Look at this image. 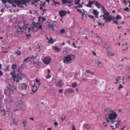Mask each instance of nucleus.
<instances>
[{"mask_svg": "<svg viewBox=\"0 0 130 130\" xmlns=\"http://www.w3.org/2000/svg\"><path fill=\"white\" fill-rule=\"evenodd\" d=\"M102 11L104 14L101 15L100 17H103V19L106 20L105 23L110 22L111 20L115 19V17H112L111 15H109V13L105 9H102Z\"/></svg>", "mask_w": 130, "mask_h": 130, "instance_id": "obj_1", "label": "nucleus"}, {"mask_svg": "<svg viewBox=\"0 0 130 130\" xmlns=\"http://www.w3.org/2000/svg\"><path fill=\"white\" fill-rule=\"evenodd\" d=\"M8 2L10 4L16 3L19 7H23V5H26L27 3L29 2L28 0H8Z\"/></svg>", "mask_w": 130, "mask_h": 130, "instance_id": "obj_2", "label": "nucleus"}, {"mask_svg": "<svg viewBox=\"0 0 130 130\" xmlns=\"http://www.w3.org/2000/svg\"><path fill=\"white\" fill-rule=\"evenodd\" d=\"M117 116L116 112L112 111V112L108 113V118H107L106 119V122L109 123L111 122L112 124H113L116 121L115 120L116 119Z\"/></svg>", "mask_w": 130, "mask_h": 130, "instance_id": "obj_3", "label": "nucleus"}, {"mask_svg": "<svg viewBox=\"0 0 130 130\" xmlns=\"http://www.w3.org/2000/svg\"><path fill=\"white\" fill-rule=\"evenodd\" d=\"M31 27L33 31H36L38 29H43L42 24L39 23L38 21V22L36 23L35 22L33 21L32 24L31 25Z\"/></svg>", "mask_w": 130, "mask_h": 130, "instance_id": "obj_4", "label": "nucleus"}, {"mask_svg": "<svg viewBox=\"0 0 130 130\" xmlns=\"http://www.w3.org/2000/svg\"><path fill=\"white\" fill-rule=\"evenodd\" d=\"M94 3L95 6L98 8H104V6L103 5L100 4L96 0H93V1H89V3L87 4V6L89 7H91L92 5Z\"/></svg>", "mask_w": 130, "mask_h": 130, "instance_id": "obj_5", "label": "nucleus"}, {"mask_svg": "<svg viewBox=\"0 0 130 130\" xmlns=\"http://www.w3.org/2000/svg\"><path fill=\"white\" fill-rule=\"evenodd\" d=\"M32 30V28L30 27V25H28L27 23L24 25V26L22 30H20V33L21 34L23 32L27 34V32H29L31 30Z\"/></svg>", "mask_w": 130, "mask_h": 130, "instance_id": "obj_6", "label": "nucleus"}, {"mask_svg": "<svg viewBox=\"0 0 130 130\" xmlns=\"http://www.w3.org/2000/svg\"><path fill=\"white\" fill-rule=\"evenodd\" d=\"M71 57H73V58H75V56L72 54L67 55L65 58V60H66V62L67 63H70L71 62L72 58Z\"/></svg>", "mask_w": 130, "mask_h": 130, "instance_id": "obj_7", "label": "nucleus"}, {"mask_svg": "<svg viewBox=\"0 0 130 130\" xmlns=\"http://www.w3.org/2000/svg\"><path fill=\"white\" fill-rule=\"evenodd\" d=\"M10 87V85L9 84V86L6 87L5 90V94L8 96L10 94L11 91L13 90L12 89L11 90Z\"/></svg>", "mask_w": 130, "mask_h": 130, "instance_id": "obj_8", "label": "nucleus"}, {"mask_svg": "<svg viewBox=\"0 0 130 130\" xmlns=\"http://www.w3.org/2000/svg\"><path fill=\"white\" fill-rule=\"evenodd\" d=\"M26 24L25 20H23V22H19L18 23V28L20 29V30H22L24 26V25Z\"/></svg>", "mask_w": 130, "mask_h": 130, "instance_id": "obj_9", "label": "nucleus"}, {"mask_svg": "<svg viewBox=\"0 0 130 130\" xmlns=\"http://www.w3.org/2000/svg\"><path fill=\"white\" fill-rule=\"evenodd\" d=\"M17 76V77L16 78V81L17 83H18L24 78V74L22 73H20L18 74Z\"/></svg>", "mask_w": 130, "mask_h": 130, "instance_id": "obj_10", "label": "nucleus"}, {"mask_svg": "<svg viewBox=\"0 0 130 130\" xmlns=\"http://www.w3.org/2000/svg\"><path fill=\"white\" fill-rule=\"evenodd\" d=\"M77 10L80 13H82V15L83 17L81 18V19L83 20V17L84 15H85V17H87V15L88 14L87 11H85L84 9H78Z\"/></svg>", "mask_w": 130, "mask_h": 130, "instance_id": "obj_11", "label": "nucleus"}, {"mask_svg": "<svg viewBox=\"0 0 130 130\" xmlns=\"http://www.w3.org/2000/svg\"><path fill=\"white\" fill-rule=\"evenodd\" d=\"M51 60V58L48 56L45 57L43 60V61L44 63L48 64L50 63Z\"/></svg>", "mask_w": 130, "mask_h": 130, "instance_id": "obj_12", "label": "nucleus"}, {"mask_svg": "<svg viewBox=\"0 0 130 130\" xmlns=\"http://www.w3.org/2000/svg\"><path fill=\"white\" fill-rule=\"evenodd\" d=\"M38 18L39 22L41 24H42L43 22L46 20L45 18L41 16L39 17Z\"/></svg>", "mask_w": 130, "mask_h": 130, "instance_id": "obj_13", "label": "nucleus"}, {"mask_svg": "<svg viewBox=\"0 0 130 130\" xmlns=\"http://www.w3.org/2000/svg\"><path fill=\"white\" fill-rule=\"evenodd\" d=\"M19 86L20 88L23 89H26L27 88V85L25 83L21 84Z\"/></svg>", "mask_w": 130, "mask_h": 130, "instance_id": "obj_14", "label": "nucleus"}, {"mask_svg": "<svg viewBox=\"0 0 130 130\" xmlns=\"http://www.w3.org/2000/svg\"><path fill=\"white\" fill-rule=\"evenodd\" d=\"M59 13L60 16L63 17L66 14V11H61L59 12Z\"/></svg>", "mask_w": 130, "mask_h": 130, "instance_id": "obj_15", "label": "nucleus"}, {"mask_svg": "<svg viewBox=\"0 0 130 130\" xmlns=\"http://www.w3.org/2000/svg\"><path fill=\"white\" fill-rule=\"evenodd\" d=\"M15 71L14 70H13L10 73V74L12 75L14 81H15L16 80V75L15 74Z\"/></svg>", "mask_w": 130, "mask_h": 130, "instance_id": "obj_16", "label": "nucleus"}, {"mask_svg": "<svg viewBox=\"0 0 130 130\" xmlns=\"http://www.w3.org/2000/svg\"><path fill=\"white\" fill-rule=\"evenodd\" d=\"M40 0H32L31 2L32 4V5H34L35 7L37 6V4L39 5V3H38V1Z\"/></svg>", "mask_w": 130, "mask_h": 130, "instance_id": "obj_17", "label": "nucleus"}, {"mask_svg": "<svg viewBox=\"0 0 130 130\" xmlns=\"http://www.w3.org/2000/svg\"><path fill=\"white\" fill-rule=\"evenodd\" d=\"M38 88L35 86V84H34L32 87V91L34 92H35L37 90Z\"/></svg>", "mask_w": 130, "mask_h": 130, "instance_id": "obj_18", "label": "nucleus"}, {"mask_svg": "<svg viewBox=\"0 0 130 130\" xmlns=\"http://www.w3.org/2000/svg\"><path fill=\"white\" fill-rule=\"evenodd\" d=\"M54 26L52 23H50L48 24V28L50 29H52V30L53 31L54 30Z\"/></svg>", "mask_w": 130, "mask_h": 130, "instance_id": "obj_19", "label": "nucleus"}, {"mask_svg": "<svg viewBox=\"0 0 130 130\" xmlns=\"http://www.w3.org/2000/svg\"><path fill=\"white\" fill-rule=\"evenodd\" d=\"M1 110V113L4 116H5L7 113L6 112L5 109L4 108L2 109Z\"/></svg>", "mask_w": 130, "mask_h": 130, "instance_id": "obj_20", "label": "nucleus"}, {"mask_svg": "<svg viewBox=\"0 0 130 130\" xmlns=\"http://www.w3.org/2000/svg\"><path fill=\"white\" fill-rule=\"evenodd\" d=\"M30 58L29 57H27L26 59L24 60L23 61V64H22V66L24 65L23 67H25V64L26 63H27L28 61V60Z\"/></svg>", "mask_w": 130, "mask_h": 130, "instance_id": "obj_21", "label": "nucleus"}, {"mask_svg": "<svg viewBox=\"0 0 130 130\" xmlns=\"http://www.w3.org/2000/svg\"><path fill=\"white\" fill-rule=\"evenodd\" d=\"M63 4L66 5V4H70L71 2L69 1V0H61Z\"/></svg>", "mask_w": 130, "mask_h": 130, "instance_id": "obj_22", "label": "nucleus"}, {"mask_svg": "<svg viewBox=\"0 0 130 130\" xmlns=\"http://www.w3.org/2000/svg\"><path fill=\"white\" fill-rule=\"evenodd\" d=\"M63 85L62 81L61 80L59 81L56 84V86H58L59 87L61 88Z\"/></svg>", "mask_w": 130, "mask_h": 130, "instance_id": "obj_23", "label": "nucleus"}, {"mask_svg": "<svg viewBox=\"0 0 130 130\" xmlns=\"http://www.w3.org/2000/svg\"><path fill=\"white\" fill-rule=\"evenodd\" d=\"M93 12L94 14L95 15V17L96 18H98L99 12L97 11L96 10L94 9Z\"/></svg>", "mask_w": 130, "mask_h": 130, "instance_id": "obj_24", "label": "nucleus"}, {"mask_svg": "<svg viewBox=\"0 0 130 130\" xmlns=\"http://www.w3.org/2000/svg\"><path fill=\"white\" fill-rule=\"evenodd\" d=\"M108 57H113L114 56L115 54L114 53L111 52H109L108 53Z\"/></svg>", "mask_w": 130, "mask_h": 130, "instance_id": "obj_25", "label": "nucleus"}, {"mask_svg": "<svg viewBox=\"0 0 130 130\" xmlns=\"http://www.w3.org/2000/svg\"><path fill=\"white\" fill-rule=\"evenodd\" d=\"M53 49L55 51L57 52H59L61 50V49L57 46H54L53 47Z\"/></svg>", "mask_w": 130, "mask_h": 130, "instance_id": "obj_26", "label": "nucleus"}, {"mask_svg": "<svg viewBox=\"0 0 130 130\" xmlns=\"http://www.w3.org/2000/svg\"><path fill=\"white\" fill-rule=\"evenodd\" d=\"M84 127L87 129H89L91 127V126L90 124H85L84 125Z\"/></svg>", "mask_w": 130, "mask_h": 130, "instance_id": "obj_27", "label": "nucleus"}, {"mask_svg": "<svg viewBox=\"0 0 130 130\" xmlns=\"http://www.w3.org/2000/svg\"><path fill=\"white\" fill-rule=\"evenodd\" d=\"M14 54L17 55L18 56H20L21 55V52L20 51L17 50V51L15 52Z\"/></svg>", "mask_w": 130, "mask_h": 130, "instance_id": "obj_28", "label": "nucleus"}, {"mask_svg": "<svg viewBox=\"0 0 130 130\" xmlns=\"http://www.w3.org/2000/svg\"><path fill=\"white\" fill-rule=\"evenodd\" d=\"M16 103V105L17 106H18V107H20L21 104L22 103V101H19L17 102Z\"/></svg>", "mask_w": 130, "mask_h": 130, "instance_id": "obj_29", "label": "nucleus"}, {"mask_svg": "<svg viewBox=\"0 0 130 130\" xmlns=\"http://www.w3.org/2000/svg\"><path fill=\"white\" fill-rule=\"evenodd\" d=\"M45 2H41L40 6V8H42V7H45Z\"/></svg>", "mask_w": 130, "mask_h": 130, "instance_id": "obj_30", "label": "nucleus"}, {"mask_svg": "<svg viewBox=\"0 0 130 130\" xmlns=\"http://www.w3.org/2000/svg\"><path fill=\"white\" fill-rule=\"evenodd\" d=\"M66 90L67 91H69L71 93L72 92H74V90L73 89L71 88H67L66 89Z\"/></svg>", "mask_w": 130, "mask_h": 130, "instance_id": "obj_31", "label": "nucleus"}, {"mask_svg": "<svg viewBox=\"0 0 130 130\" xmlns=\"http://www.w3.org/2000/svg\"><path fill=\"white\" fill-rule=\"evenodd\" d=\"M77 84L76 82H74L72 85V87L73 88H75L77 86Z\"/></svg>", "mask_w": 130, "mask_h": 130, "instance_id": "obj_32", "label": "nucleus"}, {"mask_svg": "<svg viewBox=\"0 0 130 130\" xmlns=\"http://www.w3.org/2000/svg\"><path fill=\"white\" fill-rule=\"evenodd\" d=\"M2 65L0 63V70L2 69ZM3 73L2 72V71L0 70V76H2L3 74Z\"/></svg>", "mask_w": 130, "mask_h": 130, "instance_id": "obj_33", "label": "nucleus"}, {"mask_svg": "<svg viewBox=\"0 0 130 130\" xmlns=\"http://www.w3.org/2000/svg\"><path fill=\"white\" fill-rule=\"evenodd\" d=\"M54 42L53 39L52 38H51L49 40L48 43L53 44Z\"/></svg>", "mask_w": 130, "mask_h": 130, "instance_id": "obj_34", "label": "nucleus"}, {"mask_svg": "<svg viewBox=\"0 0 130 130\" xmlns=\"http://www.w3.org/2000/svg\"><path fill=\"white\" fill-rule=\"evenodd\" d=\"M17 34L15 35V36L16 37L17 36H18V35L19 34V33H20V30H19V29L18 28L17 29V31H15Z\"/></svg>", "mask_w": 130, "mask_h": 130, "instance_id": "obj_35", "label": "nucleus"}, {"mask_svg": "<svg viewBox=\"0 0 130 130\" xmlns=\"http://www.w3.org/2000/svg\"><path fill=\"white\" fill-rule=\"evenodd\" d=\"M122 19L121 17L119 15H117L116 17V19L117 20L119 19Z\"/></svg>", "mask_w": 130, "mask_h": 130, "instance_id": "obj_36", "label": "nucleus"}, {"mask_svg": "<svg viewBox=\"0 0 130 130\" xmlns=\"http://www.w3.org/2000/svg\"><path fill=\"white\" fill-rule=\"evenodd\" d=\"M86 73H90L92 75H94V72H91L90 70H87L86 71Z\"/></svg>", "mask_w": 130, "mask_h": 130, "instance_id": "obj_37", "label": "nucleus"}, {"mask_svg": "<svg viewBox=\"0 0 130 130\" xmlns=\"http://www.w3.org/2000/svg\"><path fill=\"white\" fill-rule=\"evenodd\" d=\"M61 119L62 120V121L63 122L64 121L65 119L66 118V116L62 115V116L61 117Z\"/></svg>", "mask_w": 130, "mask_h": 130, "instance_id": "obj_38", "label": "nucleus"}, {"mask_svg": "<svg viewBox=\"0 0 130 130\" xmlns=\"http://www.w3.org/2000/svg\"><path fill=\"white\" fill-rule=\"evenodd\" d=\"M16 66L17 65L16 64H13L12 65L11 68L12 69H15Z\"/></svg>", "mask_w": 130, "mask_h": 130, "instance_id": "obj_39", "label": "nucleus"}, {"mask_svg": "<svg viewBox=\"0 0 130 130\" xmlns=\"http://www.w3.org/2000/svg\"><path fill=\"white\" fill-rule=\"evenodd\" d=\"M53 2L55 5H58L59 6L60 5V4L59 2H56L54 0Z\"/></svg>", "mask_w": 130, "mask_h": 130, "instance_id": "obj_40", "label": "nucleus"}, {"mask_svg": "<svg viewBox=\"0 0 130 130\" xmlns=\"http://www.w3.org/2000/svg\"><path fill=\"white\" fill-rule=\"evenodd\" d=\"M26 122H27L26 121H24L22 122V123L23 125V127H25V126H26Z\"/></svg>", "mask_w": 130, "mask_h": 130, "instance_id": "obj_41", "label": "nucleus"}, {"mask_svg": "<svg viewBox=\"0 0 130 130\" xmlns=\"http://www.w3.org/2000/svg\"><path fill=\"white\" fill-rule=\"evenodd\" d=\"M121 77L120 76L118 77L116 79V81L118 82L119 80H121Z\"/></svg>", "mask_w": 130, "mask_h": 130, "instance_id": "obj_42", "label": "nucleus"}, {"mask_svg": "<svg viewBox=\"0 0 130 130\" xmlns=\"http://www.w3.org/2000/svg\"><path fill=\"white\" fill-rule=\"evenodd\" d=\"M65 30L64 29H63L60 30V32L61 33L63 34L65 32Z\"/></svg>", "mask_w": 130, "mask_h": 130, "instance_id": "obj_43", "label": "nucleus"}, {"mask_svg": "<svg viewBox=\"0 0 130 130\" xmlns=\"http://www.w3.org/2000/svg\"><path fill=\"white\" fill-rule=\"evenodd\" d=\"M88 16L89 17L91 18L92 19H94V16L91 15H88Z\"/></svg>", "mask_w": 130, "mask_h": 130, "instance_id": "obj_44", "label": "nucleus"}, {"mask_svg": "<svg viewBox=\"0 0 130 130\" xmlns=\"http://www.w3.org/2000/svg\"><path fill=\"white\" fill-rule=\"evenodd\" d=\"M123 9L126 11L128 12L130 11V10L129 9Z\"/></svg>", "mask_w": 130, "mask_h": 130, "instance_id": "obj_45", "label": "nucleus"}, {"mask_svg": "<svg viewBox=\"0 0 130 130\" xmlns=\"http://www.w3.org/2000/svg\"><path fill=\"white\" fill-rule=\"evenodd\" d=\"M13 9H10L9 11L11 12H12V11H13V12H15V11H16V10H14Z\"/></svg>", "mask_w": 130, "mask_h": 130, "instance_id": "obj_46", "label": "nucleus"}, {"mask_svg": "<svg viewBox=\"0 0 130 130\" xmlns=\"http://www.w3.org/2000/svg\"><path fill=\"white\" fill-rule=\"evenodd\" d=\"M103 125L105 126H106L107 125V123L105 122H104L103 123Z\"/></svg>", "mask_w": 130, "mask_h": 130, "instance_id": "obj_47", "label": "nucleus"}, {"mask_svg": "<svg viewBox=\"0 0 130 130\" xmlns=\"http://www.w3.org/2000/svg\"><path fill=\"white\" fill-rule=\"evenodd\" d=\"M123 88V85H121V84H120L119 85V87H118V89H121V88Z\"/></svg>", "mask_w": 130, "mask_h": 130, "instance_id": "obj_48", "label": "nucleus"}, {"mask_svg": "<svg viewBox=\"0 0 130 130\" xmlns=\"http://www.w3.org/2000/svg\"><path fill=\"white\" fill-rule=\"evenodd\" d=\"M51 77V75H48L46 77V79H48L50 78Z\"/></svg>", "mask_w": 130, "mask_h": 130, "instance_id": "obj_49", "label": "nucleus"}, {"mask_svg": "<svg viewBox=\"0 0 130 130\" xmlns=\"http://www.w3.org/2000/svg\"><path fill=\"white\" fill-rule=\"evenodd\" d=\"M26 36L27 37L29 38L31 36V35L30 34H26Z\"/></svg>", "mask_w": 130, "mask_h": 130, "instance_id": "obj_50", "label": "nucleus"}, {"mask_svg": "<svg viewBox=\"0 0 130 130\" xmlns=\"http://www.w3.org/2000/svg\"><path fill=\"white\" fill-rule=\"evenodd\" d=\"M35 80L37 83L40 82V81L37 78H36Z\"/></svg>", "mask_w": 130, "mask_h": 130, "instance_id": "obj_51", "label": "nucleus"}, {"mask_svg": "<svg viewBox=\"0 0 130 130\" xmlns=\"http://www.w3.org/2000/svg\"><path fill=\"white\" fill-rule=\"evenodd\" d=\"M119 126V123L115 125V129H116Z\"/></svg>", "mask_w": 130, "mask_h": 130, "instance_id": "obj_52", "label": "nucleus"}, {"mask_svg": "<svg viewBox=\"0 0 130 130\" xmlns=\"http://www.w3.org/2000/svg\"><path fill=\"white\" fill-rule=\"evenodd\" d=\"M92 54L94 55V56H96V53L94 51H92Z\"/></svg>", "mask_w": 130, "mask_h": 130, "instance_id": "obj_53", "label": "nucleus"}, {"mask_svg": "<svg viewBox=\"0 0 130 130\" xmlns=\"http://www.w3.org/2000/svg\"><path fill=\"white\" fill-rule=\"evenodd\" d=\"M114 23H115V24L118 25V21L117 20L114 21Z\"/></svg>", "mask_w": 130, "mask_h": 130, "instance_id": "obj_54", "label": "nucleus"}, {"mask_svg": "<svg viewBox=\"0 0 130 130\" xmlns=\"http://www.w3.org/2000/svg\"><path fill=\"white\" fill-rule=\"evenodd\" d=\"M63 91V90L62 89H60L59 90V92L60 93H61Z\"/></svg>", "mask_w": 130, "mask_h": 130, "instance_id": "obj_55", "label": "nucleus"}, {"mask_svg": "<svg viewBox=\"0 0 130 130\" xmlns=\"http://www.w3.org/2000/svg\"><path fill=\"white\" fill-rule=\"evenodd\" d=\"M36 58V57H35V56H34L33 55H32L31 56V59H34Z\"/></svg>", "mask_w": 130, "mask_h": 130, "instance_id": "obj_56", "label": "nucleus"}, {"mask_svg": "<svg viewBox=\"0 0 130 130\" xmlns=\"http://www.w3.org/2000/svg\"><path fill=\"white\" fill-rule=\"evenodd\" d=\"M98 24L99 25H102L103 26L104 25V24H102L101 23H99L98 22Z\"/></svg>", "mask_w": 130, "mask_h": 130, "instance_id": "obj_57", "label": "nucleus"}, {"mask_svg": "<svg viewBox=\"0 0 130 130\" xmlns=\"http://www.w3.org/2000/svg\"><path fill=\"white\" fill-rule=\"evenodd\" d=\"M80 2V0H77V2H76V4H78Z\"/></svg>", "mask_w": 130, "mask_h": 130, "instance_id": "obj_58", "label": "nucleus"}, {"mask_svg": "<svg viewBox=\"0 0 130 130\" xmlns=\"http://www.w3.org/2000/svg\"><path fill=\"white\" fill-rule=\"evenodd\" d=\"M72 44H73V46L74 47H75V48L76 47H76V45H75V43H73Z\"/></svg>", "mask_w": 130, "mask_h": 130, "instance_id": "obj_59", "label": "nucleus"}, {"mask_svg": "<svg viewBox=\"0 0 130 130\" xmlns=\"http://www.w3.org/2000/svg\"><path fill=\"white\" fill-rule=\"evenodd\" d=\"M13 102V103H14V102H14L13 101H12L11 100V99H10V101L9 102V103H11L12 102Z\"/></svg>", "mask_w": 130, "mask_h": 130, "instance_id": "obj_60", "label": "nucleus"}, {"mask_svg": "<svg viewBox=\"0 0 130 130\" xmlns=\"http://www.w3.org/2000/svg\"><path fill=\"white\" fill-rule=\"evenodd\" d=\"M123 2L124 3H127V0H123Z\"/></svg>", "mask_w": 130, "mask_h": 130, "instance_id": "obj_61", "label": "nucleus"}, {"mask_svg": "<svg viewBox=\"0 0 130 130\" xmlns=\"http://www.w3.org/2000/svg\"><path fill=\"white\" fill-rule=\"evenodd\" d=\"M54 124L55 126H57L58 125V123L56 122H54Z\"/></svg>", "mask_w": 130, "mask_h": 130, "instance_id": "obj_62", "label": "nucleus"}, {"mask_svg": "<svg viewBox=\"0 0 130 130\" xmlns=\"http://www.w3.org/2000/svg\"><path fill=\"white\" fill-rule=\"evenodd\" d=\"M101 64V62H100V61H99V63H98V66H99V67L100 66V64Z\"/></svg>", "mask_w": 130, "mask_h": 130, "instance_id": "obj_63", "label": "nucleus"}, {"mask_svg": "<svg viewBox=\"0 0 130 130\" xmlns=\"http://www.w3.org/2000/svg\"><path fill=\"white\" fill-rule=\"evenodd\" d=\"M3 2V3H6V0H1Z\"/></svg>", "mask_w": 130, "mask_h": 130, "instance_id": "obj_64", "label": "nucleus"}]
</instances>
